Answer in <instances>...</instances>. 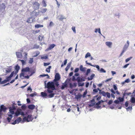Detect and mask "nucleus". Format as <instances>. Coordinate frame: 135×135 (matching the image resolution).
Here are the masks:
<instances>
[{"mask_svg":"<svg viewBox=\"0 0 135 135\" xmlns=\"http://www.w3.org/2000/svg\"><path fill=\"white\" fill-rule=\"evenodd\" d=\"M28 107L29 109L33 110L35 108V106L33 104H31L28 105Z\"/></svg>","mask_w":135,"mask_h":135,"instance_id":"nucleus-13","label":"nucleus"},{"mask_svg":"<svg viewBox=\"0 0 135 135\" xmlns=\"http://www.w3.org/2000/svg\"><path fill=\"white\" fill-rule=\"evenodd\" d=\"M16 109L15 107L13 106L12 107H10L9 108V112H8L7 114H10L12 115L15 114V112L14 110Z\"/></svg>","mask_w":135,"mask_h":135,"instance_id":"nucleus-4","label":"nucleus"},{"mask_svg":"<svg viewBox=\"0 0 135 135\" xmlns=\"http://www.w3.org/2000/svg\"><path fill=\"white\" fill-rule=\"evenodd\" d=\"M80 70L83 72H84L86 69V68L83 67L82 65H81L79 67Z\"/></svg>","mask_w":135,"mask_h":135,"instance_id":"nucleus-9","label":"nucleus"},{"mask_svg":"<svg viewBox=\"0 0 135 135\" xmlns=\"http://www.w3.org/2000/svg\"><path fill=\"white\" fill-rule=\"evenodd\" d=\"M129 65V64H127L126 65H125L123 66V68H126Z\"/></svg>","mask_w":135,"mask_h":135,"instance_id":"nucleus-61","label":"nucleus"},{"mask_svg":"<svg viewBox=\"0 0 135 135\" xmlns=\"http://www.w3.org/2000/svg\"><path fill=\"white\" fill-rule=\"evenodd\" d=\"M5 6L3 3H2L0 6V10H2V9H4Z\"/></svg>","mask_w":135,"mask_h":135,"instance_id":"nucleus-17","label":"nucleus"},{"mask_svg":"<svg viewBox=\"0 0 135 135\" xmlns=\"http://www.w3.org/2000/svg\"><path fill=\"white\" fill-rule=\"evenodd\" d=\"M111 73L113 75H114V74H116V72L113 71H112Z\"/></svg>","mask_w":135,"mask_h":135,"instance_id":"nucleus-62","label":"nucleus"},{"mask_svg":"<svg viewBox=\"0 0 135 135\" xmlns=\"http://www.w3.org/2000/svg\"><path fill=\"white\" fill-rule=\"evenodd\" d=\"M106 96L108 98H110V93L108 92H106Z\"/></svg>","mask_w":135,"mask_h":135,"instance_id":"nucleus-39","label":"nucleus"},{"mask_svg":"<svg viewBox=\"0 0 135 135\" xmlns=\"http://www.w3.org/2000/svg\"><path fill=\"white\" fill-rule=\"evenodd\" d=\"M85 62H86V63L89 65H90L91 66H93V67H95V65H92V64H91L90 63H88V62L87 61H85Z\"/></svg>","mask_w":135,"mask_h":135,"instance_id":"nucleus-30","label":"nucleus"},{"mask_svg":"<svg viewBox=\"0 0 135 135\" xmlns=\"http://www.w3.org/2000/svg\"><path fill=\"white\" fill-rule=\"evenodd\" d=\"M47 88L48 89L47 91L48 93H52L53 90L55 89L54 82H48L47 84Z\"/></svg>","mask_w":135,"mask_h":135,"instance_id":"nucleus-1","label":"nucleus"},{"mask_svg":"<svg viewBox=\"0 0 135 135\" xmlns=\"http://www.w3.org/2000/svg\"><path fill=\"white\" fill-rule=\"evenodd\" d=\"M43 27V25L40 24H37L35 25V27L36 28H38Z\"/></svg>","mask_w":135,"mask_h":135,"instance_id":"nucleus-21","label":"nucleus"},{"mask_svg":"<svg viewBox=\"0 0 135 135\" xmlns=\"http://www.w3.org/2000/svg\"><path fill=\"white\" fill-rule=\"evenodd\" d=\"M135 78V75H133L131 77V78L132 79H133Z\"/></svg>","mask_w":135,"mask_h":135,"instance_id":"nucleus-64","label":"nucleus"},{"mask_svg":"<svg viewBox=\"0 0 135 135\" xmlns=\"http://www.w3.org/2000/svg\"><path fill=\"white\" fill-rule=\"evenodd\" d=\"M118 99L120 102H123L124 100V97L121 98L119 97L118 98Z\"/></svg>","mask_w":135,"mask_h":135,"instance_id":"nucleus-33","label":"nucleus"},{"mask_svg":"<svg viewBox=\"0 0 135 135\" xmlns=\"http://www.w3.org/2000/svg\"><path fill=\"white\" fill-rule=\"evenodd\" d=\"M40 52L39 51H37L35 52V55H34V57H35L37 56L40 54Z\"/></svg>","mask_w":135,"mask_h":135,"instance_id":"nucleus-32","label":"nucleus"},{"mask_svg":"<svg viewBox=\"0 0 135 135\" xmlns=\"http://www.w3.org/2000/svg\"><path fill=\"white\" fill-rule=\"evenodd\" d=\"M113 86V88H114V89L115 90H116L117 89V86L115 85H114Z\"/></svg>","mask_w":135,"mask_h":135,"instance_id":"nucleus-57","label":"nucleus"},{"mask_svg":"<svg viewBox=\"0 0 135 135\" xmlns=\"http://www.w3.org/2000/svg\"><path fill=\"white\" fill-rule=\"evenodd\" d=\"M53 25V22H51L49 24V26H51Z\"/></svg>","mask_w":135,"mask_h":135,"instance_id":"nucleus-59","label":"nucleus"},{"mask_svg":"<svg viewBox=\"0 0 135 135\" xmlns=\"http://www.w3.org/2000/svg\"><path fill=\"white\" fill-rule=\"evenodd\" d=\"M72 29L73 31L75 33H76L75 28V27H73L72 28Z\"/></svg>","mask_w":135,"mask_h":135,"instance_id":"nucleus-46","label":"nucleus"},{"mask_svg":"<svg viewBox=\"0 0 135 135\" xmlns=\"http://www.w3.org/2000/svg\"><path fill=\"white\" fill-rule=\"evenodd\" d=\"M130 81V80L129 79H126L125 81V82L127 83H128Z\"/></svg>","mask_w":135,"mask_h":135,"instance_id":"nucleus-51","label":"nucleus"},{"mask_svg":"<svg viewBox=\"0 0 135 135\" xmlns=\"http://www.w3.org/2000/svg\"><path fill=\"white\" fill-rule=\"evenodd\" d=\"M16 54L17 56V58L20 59L22 58V53L21 52H16Z\"/></svg>","mask_w":135,"mask_h":135,"instance_id":"nucleus-10","label":"nucleus"},{"mask_svg":"<svg viewBox=\"0 0 135 135\" xmlns=\"http://www.w3.org/2000/svg\"><path fill=\"white\" fill-rule=\"evenodd\" d=\"M31 18H30L27 19V23H31V22H30V19Z\"/></svg>","mask_w":135,"mask_h":135,"instance_id":"nucleus-56","label":"nucleus"},{"mask_svg":"<svg viewBox=\"0 0 135 135\" xmlns=\"http://www.w3.org/2000/svg\"><path fill=\"white\" fill-rule=\"evenodd\" d=\"M19 60L22 62V65H23L25 64V62L23 60Z\"/></svg>","mask_w":135,"mask_h":135,"instance_id":"nucleus-42","label":"nucleus"},{"mask_svg":"<svg viewBox=\"0 0 135 135\" xmlns=\"http://www.w3.org/2000/svg\"><path fill=\"white\" fill-rule=\"evenodd\" d=\"M100 93L102 95L106 97V93L104 91H102L100 92Z\"/></svg>","mask_w":135,"mask_h":135,"instance_id":"nucleus-26","label":"nucleus"},{"mask_svg":"<svg viewBox=\"0 0 135 135\" xmlns=\"http://www.w3.org/2000/svg\"><path fill=\"white\" fill-rule=\"evenodd\" d=\"M130 101L132 103H135V98L134 97H132Z\"/></svg>","mask_w":135,"mask_h":135,"instance_id":"nucleus-23","label":"nucleus"},{"mask_svg":"<svg viewBox=\"0 0 135 135\" xmlns=\"http://www.w3.org/2000/svg\"><path fill=\"white\" fill-rule=\"evenodd\" d=\"M90 54L89 52H88L85 55V58H87L88 57L90 56Z\"/></svg>","mask_w":135,"mask_h":135,"instance_id":"nucleus-34","label":"nucleus"},{"mask_svg":"<svg viewBox=\"0 0 135 135\" xmlns=\"http://www.w3.org/2000/svg\"><path fill=\"white\" fill-rule=\"evenodd\" d=\"M11 78L9 76H8L6 78V80H8V81H9L10 80Z\"/></svg>","mask_w":135,"mask_h":135,"instance_id":"nucleus-58","label":"nucleus"},{"mask_svg":"<svg viewBox=\"0 0 135 135\" xmlns=\"http://www.w3.org/2000/svg\"><path fill=\"white\" fill-rule=\"evenodd\" d=\"M100 71L102 73H105L106 72V71L103 68H101L100 69Z\"/></svg>","mask_w":135,"mask_h":135,"instance_id":"nucleus-43","label":"nucleus"},{"mask_svg":"<svg viewBox=\"0 0 135 135\" xmlns=\"http://www.w3.org/2000/svg\"><path fill=\"white\" fill-rule=\"evenodd\" d=\"M8 81V80H6V79L2 81L1 83V84H5Z\"/></svg>","mask_w":135,"mask_h":135,"instance_id":"nucleus-29","label":"nucleus"},{"mask_svg":"<svg viewBox=\"0 0 135 135\" xmlns=\"http://www.w3.org/2000/svg\"><path fill=\"white\" fill-rule=\"evenodd\" d=\"M7 115H8V117L7 118V119L8 121V122H9L11 121L13 116L12 115V114H9Z\"/></svg>","mask_w":135,"mask_h":135,"instance_id":"nucleus-12","label":"nucleus"},{"mask_svg":"<svg viewBox=\"0 0 135 135\" xmlns=\"http://www.w3.org/2000/svg\"><path fill=\"white\" fill-rule=\"evenodd\" d=\"M14 74V72L13 71L12 72L11 74L9 76L11 78L13 76V74Z\"/></svg>","mask_w":135,"mask_h":135,"instance_id":"nucleus-50","label":"nucleus"},{"mask_svg":"<svg viewBox=\"0 0 135 135\" xmlns=\"http://www.w3.org/2000/svg\"><path fill=\"white\" fill-rule=\"evenodd\" d=\"M30 71V68L28 67H26L23 68L21 70V73L20 74V78L22 79H23V78H22V77H23L25 78L28 79L29 78V76L28 75L25 76V75L26 74L24 72Z\"/></svg>","mask_w":135,"mask_h":135,"instance_id":"nucleus-2","label":"nucleus"},{"mask_svg":"<svg viewBox=\"0 0 135 135\" xmlns=\"http://www.w3.org/2000/svg\"><path fill=\"white\" fill-rule=\"evenodd\" d=\"M51 68V66H49L47 68L46 70V71L48 73H50V69Z\"/></svg>","mask_w":135,"mask_h":135,"instance_id":"nucleus-24","label":"nucleus"},{"mask_svg":"<svg viewBox=\"0 0 135 135\" xmlns=\"http://www.w3.org/2000/svg\"><path fill=\"white\" fill-rule=\"evenodd\" d=\"M20 114V112L17 111L15 113V115L16 116H18Z\"/></svg>","mask_w":135,"mask_h":135,"instance_id":"nucleus-27","label":"nucleus"},{"mask_svg":"<svg viewBox=\"0 0 135 135\" xmlns=\"http://www.w3.org/2000/svg\"><path fill=\"white\" fill-rule=\"evenodd\" d=\"M21 120L22 119L21 117H18L11 124L14 125L16 123H18L21 121Z\"/></svg>","mask_w":135,"mask_h":135,"instance_id":"nucleus-5","label":"nucleus"},{"mask_svg":"<svg viewBox=\"0 0 135 135\" xmlns=\"http://www.w3.org/2000/svg\"><path fill=\"white\" fill-rule=\"evenodd\" d=\"M79 70V69L78 68H76L74 72L75 73H76L78 72Z\"/></svg>","mask_w":135,"mask_h":135,"instance_id":"nucleus-55","label":"nucleus"},{"mask_svg":"<svg viewBox=\"0 0 135 135\" xmlns=\"http://www.w3.org/2000/svg\"><path fill=\"white\" fill-rule=\"evenodd\" d=\"M66 81L64 83L62 84L61 85V89L62 90L64 89L65 88L67 87V84L66 83Z\"/></svg>","mask_w":135,"mask_h":135,"instance_id":"nucleus-11","label":"nucleus"},{"mask_svg":"<svg viewBox=\"0 0 135 135\" xmlns=\"http://www.w3.org/2000/svg\"><path fill=\"white\" fill-rule=\"evenodd\" d=\"M78 81V85L79 86H82L84 85V83H80L79 82L80 81V78L78 77L77 78Z\"/></svg>","mask_w":135,"mask_h":135,"instance_id":"nucleus-16","label":"nucleus"},{"mask_svg":"<svg viewBox=\"0 0 135 135\" xmlns=\"http://www.w3.org/2000/svg\"><path fill=\"white\" fill-rule=\"evenodd\" d=\"M59 20L60 21H62L64 19H65V18L62 15H60L59 16Z\"/></svg>","mask_w":135,"mask_h":135,"instance_id":"nucleus-18","label":"nucleus"},{"mask_svg":"<svg viewBox=\"0 0 135 135\" xmlns=\"http://www.w3.org/2000/svg\"><path fill=\"white\" fill-rule=\"evenodd\" d=\"M44 38L43 36H41L40 35L38 37V40L40 41H42Z\"/></svg>","mask_w":135,"mask_h":135,"instance_id":"nucleus-22","label":"nucleus"},{"mask_svg":"<svg viewBox=\"0 0 135 135\" xmlns=\"http://www.w3.org/2000/svg\"><path fill=\"white\" fill-rule=\"evenodd\" d=\"M31 74L29 76V77L30 76H32L33 74H34L35 73V71H31Z\"/></svg>","mask_w":135,"mask_h":135,"instance_id":"nucleus-53","label":"nucleus"},{"mask_svg":"<svg viewBox=\"0 0 135 135\" xmlns=\"http://www.w3.org/2000/svg\"><path fill=\"white\" fill-rule=\"evenodd\" d=\"M95 103L94 100V99H93L90 101V103L88 104L89 107H93L95 105Z\"/></svg>","mask_w":135,"mask_h":135,"instance_id":"nucleus-8","label":"nucleus"},{"mask_svg":"<svg viewBox=\"0 0 135 135\" xmlns=\"http://www.w3.org/2000/svg\"><path fill=\"white\" fill-rule=\"evenodd\" d=\"M54 84H55L57 87H58L59 85L58 82L57 81H55Z\"/></svg>","mask_w":135,"mask_h":135,"instance_id":"nucleus-49","label":"nucleus"},{"mask_svg":"<svg viewBox=\"0 0 135 135\" xmlns=\"http://www.w3.org/2000/svg\"><path fill=\"white\" fill-rule=\"evenodd\" d=\"M49 94L48 95V97H49V98H51L53 97L55 95V94L54 93H52Z\"/></svg>","mask_w":135,"mask_h":135,"instance_id":"nucleus-25","label":"nucleus"},{"mask_svg":"<svg viewBox=\"0 0 135 135\" xmlns=\"http://www.w3.org/2000/svg\"><path fill=\"white\" fill-rule=\"evenodd\" d=\"M90 69H87L86 71V75H88L90 73Z\"/></svg>","mask_w":135,"mask_h":135,"instance_id":"nucleus-35","label":"nucleus"},{"mask_svg":"<svg viewBox=\"0 0 135 135\" xmlns=\"http://www.w3.org/2000/svg\"><path fill=\"white\" fill-rule=\"evenodd\" d=\"M20 69V67L19 66L17 65L15 67V69L17 71H18Z\"/></svg>","mask_w":135,"mask_h":135,"instance_id":"nucleus-47","label":"nucleus"},{"mask_svg":"<svg viewBox=\"0 0 135 135\" xmlns=\"http://www.w3.org/2000/svg\"><path fill=\"white\" fill-rule=\"evenodd\" d=\"M41 96L43 97H48L47 94L45 93L42 92L41 93Z\"/></svg>","mask_w":135,"mask_h":135,"instance_id":"nucleus-15","label":"nucleus"},{"mask_svg":"<svg viewBox=\"0 0 135 135\" xmlns=\"http://www.w3.org/2000/svg\"><path fill=\"white\" fill-rule=\"evenodd\" d=\"M50 64V63H45L44 62V66H46L49 65Z\"/></svg>","mask_w":135,"mask_h":135,"instance_id":"nucleus-48","label":"nucleus"},{"mask_svg":"<svg viewBox=\"0 0 135 135\" xmlns=\"http://www.w3.org/2000/svg\"><path fill=\"white\" fill-rule=\"evenodd\" d=\"M47 10V9L44 8L42 10V13H45L46 12Z\"/></svg>","mask_w":135,"mask_h":135,"instance_id":"nucleus-45","label":"nucleus"},{"mask_svg":"<svg viewBox=\"0 0 135 135\" xmlns=\"http://www.w3.org/2000/svg\"><path fill=\"white\" fill-rule=\"evenodd\" d=\"M69 86L70 88L72 89L73 87V84L71 83H70L69 84Z\"/></svg>","mask_w":135,"mask_h":135,"instance_id":"nucleus-44","label":"nucleus"},{"mask_svg":"<svg viewBox=\"0 0 135 135\" xmlns=\"http://www.w3.org/2000/svg\"><path fill=\"white\" fill-rule=\"evenodd\" d=\"M132 57H130L126 59V60H125V62H127L128 61L130 60L132 58Z\"/></svg>","mask_w":135,"mask_h":135,"instance_id":"nucleus-40","label":"nucleus"},{"mask_svg":"<svg viewBox=\"0 0 135 135\" xmlns=\"http://www.w3.org/2000/svg\"><path fill=\"white\" fill-rule=\"evenodd\" d=\"M114 102L116 104H118L119 103V101L118 100H115L114 101Z\"/></svg>","mask_w":135,"mask_h":135,"instance_id":"nucleus-54","label":"nucleus"},{"mask_svg":"<svg viewBox=\"0 0 135 135\" xmlns=\"http://www.w3.org/2000/svg\"><path fill=\"white\" fill-rule=\"evenodd\" d=\"M48 58V56L47 55L45 56H42L41 57V58L42 59H47Z\"/></svg>","mask_w":135,"mask_h":135,"instance_id":"nucleus-38","label":"nucleus"},{"mask_svg":"<svg viewBox=\"0 0 135 135\" xmlns=\"http://www.w3.org/2000/svg\"><path fill=\"white\" fill-rule=\"evenodd\" d=\"M33 118L31 115H28L27 117H25L23 118V121L24 122H28L32 121Z\"/></svg>","mask_w":135,"mask_h":135,"instance_id":"nucleus-3","label":"nucleus"},{"mask_svg":"<svg viewBox=\"0 0 135 135\" xmlns=\"http://www.w3.org/2000/svg\"><path fill=\"white\" fill-rule=\"evenodd\" d=\"M6 73H9L11 71V69L10 68H7L6 70Z\"/></svg>","mask_w":135,"mask_h":135,"instance_id":"nucleus-28","label":"nucleus"},{"mask_svg":"<svg viewBox=\"0 0 135 135\" xmlns=\"http://www.w3.org/2000/svg\"><path fill=\"white\" fill-rule=\"evenodd\" d=\"M60 77L59 74L58 73H56L55 75L54 81H58L60 79Z\"/></svg>","mask_w":135,"mask_h":135,"instance_id":"nucleus-7","label":"nucleus"},{"mask_svg":"<svg viewBox=\"0 0 135 135\" xmlns=\"http://www.w3.org/2000/svg\"><path fill=\"white\" fill-rule=\"evenodd\" d=\"M37 93L36 92H34L33 93H32L30 94V96L32 97L35 96L36 95Z\"/></svg>","mask_w":135,"mask_h":135,"instance_id":"nucleus-31","label":"nucleus"},{"mask_svg":"<svg viewBox=\"0 0 135 135\" xmlns=\"http://www.w3.org/2000/svg\"><path fill=\"white\" fill-rule=\"evenodd\" d=\"M56 46L54 44H51L49 46V47L46 50V51H48L51 50L53 48Z\"/></svg>","mask_w":135,"mask_h":135,"instance_id":"nucleus-6","label":"nucleus"},{"mask_svg":"<svg viewBox=\"0 0 135 135\" xmlns=\"http://www.w3.org/2000/svg\"><path fill=\"white\" fill-rule=\"evenodd\" d=\"M106 45L109 47L110 48L112 45V43L110 42H105Z\"/></svg>","mask_w":135,"mask_h":135,"instance_id":"nucleus-14","label":"nucleus"},{"mask_svg":"<svg viewBox=\"0 0 135 135\" xmlns=\"http://www.w3.org/2000/svg\"><path fill=\"white\" fill-rule=\"evenodd\" d=\"M95 76V74H92L91 76H90V77H88V80H91L93 79L94 77Z\"/></svg>","mask_w":135,"mask_h":135,"instance_id":"nucleus-19","label":"nucleus"},{"mask_svg":"<svg viewBox=\"0 0 135 135\" xmlns=\"http://www.w3.org/2000/svg\"><path fill=\"white\" fill-rule=\"evenodd\" d=\"M40 31L39 30L34 31H33V33L34 34H36L39 32H40Z\"/></svg>","mask_w":135,"mask_h":135,"instance_id":"nucleus-37","label":"nucleus"},{"mask_svg":"<svg viewBox=\"0 0 135 135\" xmlns=\"http://www.w3.org/2000/svg\"><path fill=\"white\" fill-rule=\"evenodd\" d=\"M111 92L112 93H113V94H115V91L113 90V89H112L111 90Z\"/></svg>","mask_w":135,"mask_h":135,"instance_id":"nucleus-63","label":"nucleus"},{"mask_svg":"<svg viewBox=\"0 0 135 135\" xmlns=\"http://www.w3.org/2000/svg\"><path fill=\"white\" fill-rule=\"evenodd\" d=\"M93 92L95 93H97V92H98V90L96 89H94L93 90Z\"/></svg>","mask_w":135,"mask_h":135,"instance_id":"nucleus-60","label":"nucleus"},{"mask_svg":"<svg viewBox=\"0 0 135 135\" xmlns=\"http://www.w3.org/2000/svg\"><path fill=\"white\" fill-rule=\"evenodd\" d=\"M125 105L126 107H127L128 105V102L127 101L126 102H125Z\"/></svg>","mask_w":135,"mask_h":135,"instance_id":"nucleus-52","label":"nucleus"},{"mask_svg":"<svg viewBox=\"0 0 135 135\" xmlns=\"http://www.w3.org/2000/svg\"><path fill=\"white\" fill-rule=\"evenodd\" d=\"M42 3L44 5V6L45 7H46V6L47 4H46V2L44 0H43L42 1Z\"/></svg>","mask_w":135,"mask_h":135,"instance_id":"nucleus-41","label":"nucleus"},{"mask_svg":"<svg viewBox=\"0 0 135 135\" xmlns=\"http://www.w3.org/2000/svg\"><path fill=\"white\" fill-rule=\"evenodd\" d=\"M33 58H30V60L29 61V63L31 64L33 62Z\"/></svg>","mask_w":135,"mask_h":135,"instance_id":"nucleus-36","label":"nucleus"},{"mask_svg":"<svg viewBox=\"0 0 135 135\" xmlns=\"http://www.w3.org/2000/svg\"><path fill=\"white\" fill-rule=\"evenodd\" d=\"M1 110L5 111L6 108L3 105H2L1 106Z\"/></svg>","mask_w":135,"mask_h":135,"instance_id":"nucleus-20","label":"nucleus"}]
</instances>
